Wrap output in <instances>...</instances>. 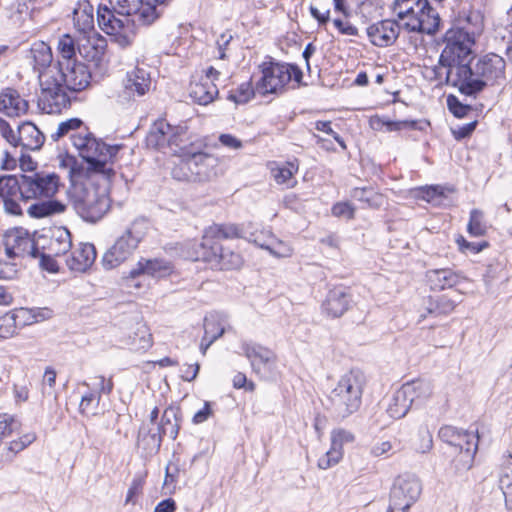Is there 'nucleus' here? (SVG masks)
Listing matches in <instances>:
<instances>
[{
    "instance_id": "nucleus-1",
    "label": "nucleus",
    "mask_w": 512,
    "mask_h": 512,
    "mask_svg": "<svg viewBox=\"0 0 512 512\" xmlns=\"http://www.w3.org/2000/svg\"><path fill=\"white\" fill-rule=\"evenodd\" d=\"M474 37L463 28H451L444 36V48L439 57L437 74L445 75L446 84L455 88L465 72H470Z\"/></svg>"
},
{
    "instance_id": "nucleus-2",
    "label": "nucleus",
    "mask_w": 512,
    "mask_h": 512,
    "mask_svg": "<svg viewBox=\"0 0 512 512\" xmlns=\"http://www.w3.org/2000/svg\"><path fill=\"white\" fill-rule=\"evenodd\" d=\"M71 141L79 155L87 163V171L100 174L106 181H109L114 175V170L108 164L113 163L123 146L120 144L107 145L101 139L94 137L87 129L72 134Z\"/></svg>"
},
{
    "instance_id": "nucleus-3",
    "label": "nucleus",
    "mask_w": 512,
    "mask_h": 512,
    "mask_svg": "<svg viewBox=\"0 0 512 512\" xmlns=\"http://www.w3.org/2000/svg\"><path fill=\"white\" fill-rule=\"evenodd\" d=\"M505 60L495 54L488 53L471 62L470 72H465L455 89L466 96H476L488 85L499 83L505 79Z\"/></svg>"
},
{
    "instance_id": "nucleus-4",
    "label": "nucleus",
    "mask_w": 512,
    "mask_h": 512,
    "mask_svg": "<svg viewBox=\"0 0 512 512\" xmlns=\"http://www.w3.org/2000/svg\"><path fill=\"white\" fill-rule=\"evenodd\" d=\"M364 383V376L360 371H348L328 394L326 408L335 418L349 417L361 406Z\"/></svg>"
},
{
    "instance_id": "nucleus-5",
    "label": "nucleus",
    "mask_w": 512,
    "mask_h": 512,
    "mask_svg": "<svg viewBox=\"0 0 512 512\" xmlns=\"http://www.w3.org/2000/svg\"><path fill=\"white\" fill-rule=\"evenodd\" d=\"M141 0H109V5H99L97 20L100 28L122 47L131 43L128 35L130 17L137 11Z\"/></svg>"
},
{
    "instance_id": "nucleus-6",
    "label": "nucleus",
    "mask_w": 512,
    "mask_h": 512,
    "mask_svg": "<svg viewBox=\"0 0 512 512\" xmlns=\"http://www.w3.org/2000/svg\"><path fill=\"white\" fill-rule=\"evenodd\" d=\"M74 211L87 222H97L109 211L111 201L107 187L76 185L67 191Z\"/></svg>"
},
{
    "instance_id": "nucleus-7",
    "label": "nucleus",
    "mask_w": 512,
    "mask_h": 512,
    "mask_svg": "<svg viewBox=\"0 0 512 512\" xmlns=\"http://www.w3.org/2000/svg\"><path fill=\"white\" fill-rule=\"evenodd\" d=\"M149 223L145 218L135 219L119 236L102 258L106 269H113L133 255L139 243L146 236Z\"/></svg>"
},
{
    "instance_id": "nucleus-8",
    "label": "nucleus",
    "mask_w": 512,
    "mask_h": 512,
    "mask_svg": "<svg viewBox=\"0 0 512 512\" xmlns=\"http://www.w3.org/2000/svg\"><path fill=\"white\" fill-rule=\"evenodd\" d=\"M39 85L40 92L38 94V108L46 114H59L70 106L71 99L67 93V88L62 84L59 72L55 69L48 68L46 71L40 72Z\"/></svg>"
},
{
    "instance_id": "nucleus-9",
    "label": "nucleus",
    "mask_w": 512,
    "mask_h": 512,
    "mask_svg": "<svg viewBox=\"0 0 512 512\" xmlns=\"http://www.w3.org/2000/svg\"><path fill=\"white\" fill-rule=\"evenodd\" d=\"M439 437L450 446L459 449V455L455 459L457 469L468 470L472 467L478 449L476 434L446 425L440 428Z\"/></svg>"
},
{
    "instance_id": "nucleus-10",
    "label": "nucleus",
    "mask_w": 512,
    "mask_h": 512,
    "mask_svg": "<svg viewBox=\"0 0 512 512\" xmlns=\"http://www.w3.org/2000/svg\"><path fill=\"white\" fill-rule=\"evenodd\" d=\"M213 158L198 152L185 156L172 169L174 179L189 182L207 181L212 175Z\"/></svg>"
},
{
    "instance_id": "nucleus-11",
    "label": "nucleus",
    "mask_w": 512,
    "mask_h": 512,
    "mask_svg": "<svg viewBox=\"0 0 512 512\" xmlns=\"http://www.w3.org/2000/svg\"><path fill=\"white\" fill-rule=\"evenodd\" d=\"M180 429L178 410L172 407L165 409L161 422L155 429L146 430L142 427L139 430L138 442L143 443L146 449L158 451L161 447L162 438L168 436L175 440Z\"/></svg>"
},
{
    "instance_id": "nucleus-12",
    "label": "nucleus",
    "mask_w": 512,
    "mask_h": 512,
    "mask_svg": "<svg viewBox=\"0 0 512 512\" xmlns=\"http://www.w3.org/2000/svg\"><path fill=\"white\" fill-rule=\"evenodd\" d=\"M186 133V126H172L166 120L158 119L152 124L146 136V144L153 149L161 150L169 147L173 152H176L173 147L182 148L184 145L183 137Z\"/></svg>"
},
{
    "instance_id": "nucleus-13",
    "label": "nucleus",
    "mask_w": 512,
    "mask_h": 512,
    "mask_svg": "<svg viewBox=\"0 0 512 512\" xmlns=\"http://www.w3.org/2000/svg\"><path fill=\"white\" fill-rule=\"evenodd\" d=\"M241 350L250 362L252 371L263 380L271 377L277 364V355L273 350L259 343L243 341Z\"/></svg>"
},
{
    "instance_id": "nucleus-14",
    "label": "nucleus",
    "mask_w": 512,
    "mask_h": 512,
    "mask_svg": "<svg viewBox=\"0 0 512 512\" xmlns=\"http://www.w3.org/2000/svg\"><path fill=\"white\" fill-rule=\"evenodd\" d=\"M286 63L275 62L270 59L259 65L262 74L256 82L255 89L261 95L281 93L289 83V74Z\"/></svg>"
},
{
    "instance_id": "nucleus-15",
    "label": "nucleus",
    "mask_w": 512,
    "mask_h": 512,
    "mask_svg": "<svg viewBox=\"0 0 512 512\" xmlns=\"http://www.w3.org/2000/svg\"><path fill=\"white\" fill-rule=\"evenodd\" d=\"M193 259L202 260L217 270L238 269L243 263L240 254L224 248L221 244L198 245Z\"/></svg>"
},
{
    "instance_id": "nucleus-16",
    "label": "nucleus",
    "mask_w": 512,
    "mask_h": 512,
    "mask_svg": "<svg viewBox=\"0 0 512 512\" xmlns=\"http://www.w3.org/2000/svg\"><path fill=\"white\" fill-rule=\"evenodd\" d=\"M5 253L10 260L31 256L38 258L39 250L30 233L22 228L9 229L3 237Z\"/></svg>"
},
{
    "instance_id": "nucleus-17",
    "label": "nucleus",
    "mask_w": 512,
    "mask_h": 512,
    "mask_svg": "<svg viewBox=\"0 0 512 512\" xmlns=\"http://www.w3.org/2000/svg\"><path fill=\"white\" fill-rule=\"evenodd\" d=\"M422 492L421 480L414 474L399 475L390 490L389 502L398 507H411Z\"/></svg>"
},
{
    "instance_id": "nucleus-18",
    "label": "nucleus",
    "mask_w": 512,
    "mask_h": 512,
    "mask_svg": "<svg viewBox=\"0 0 512 512\" xmlns=\"http://www.w3.org/2000/svg\"><path fill=\"white\" fill-rule=\"evenodd\" d=\"M24 201L52 198L59 190L60 177L55 173L24 175Z\"/></svg>"
},
{
    "instance_id": "nucleus-19",
    "label": "nucleus",
    "mask_w": 512,
    "mask_h": 512,
    "mask_svg": "<svg viewBox=\"0 0 512 512\" xmlns=\"http://www.w3.org/2000/svg\"><path fill=\"white\" fill-rule=\"evenodd\" d=\"M23 174L0 176V198L6 212L12 215L21 214L19 201H24Z\"/></svg>"
},
{
    "instance_id": "nucleus-20",
    "label": "nucleus",
    "mask_w": 512,
    "mask_h": 512,
    "mask_svg": "<svg viewBox=\"0 0 512 512\" xmlns=\"http://www.w3.org/2000/svg\"><path fill=\"white\" fill-rule=\"evenodd\" d=\"M50 69H55L59 72L62 79L58 78V80L70 92H80L90 85L91 72L81 62L64 63L62 66H53Z\"/></svg>"
},
{
    "instance_id": "nucleus-21",
    "label": "nucleus",
    "mask_w": 512,
    "mask_h": 512,
    "mask_svg": "<svg viewBox=\"0 0 512 512\" xmlns=\"http://www.w3.org/2000/svg\"><path fill=\"white\" fill-rule=\"evenodd\" d=\"M366 32L372 45L388 47L399 37L400 25L395 20L385 19L368 26Z\"/></svg>"
},
{
    "instance_id": "nucleus-22",
    "label": "nucleus",
    "mask_w": 512,
    "mask_h": 512,
    "mask_svg": "<svg viewBox=\"0 0 512 512\" xmlns=\"http://www.w3.org/2000/svg\"><path fill=\"white\" fill-rule=\"evenodd\" d=\"M353 441L354 435L351 432L344 429L333 430L331 433V447L319 458L317 466L322 470H326L338 464L343 457V444Z\"/></svg>"
},
{
    "instance_id": "nucleus-23",
    "label": "nucleus",
    "mask_w": 512,
    "mask_h": 512,
    "mask_svg": "<svg viewBox=\"0 0 512 512\" xmlns=\"http://www.w3.org/2000/svg\"><path fill=\"white\" fill-rule=\"evenodd\" d=\"M106 49V41L96 33L83 34L77 39V52L87 62L98 65Z\"/></svg>"
},
{
    "instance_id": "nucleus-24",
    "label": "nucleus",
    "mask_w": 512,
    "mask_h": 512,
    "mask_svg": "<svg viewBox=\"0 0 512 512\" xmlns=\"http://www.w3.org/2000/svg\"><path fill=\"white\" fill-rule=\"evenodd\" d=\"M13 138L15 141L8 142L12 147L22 146L27 150L40 149L45 141L42 132L31 122L21 124L16 132L13 130Z\"/></svg>"
},
{
    "instance_id": "nucleus-25",
    "label": "nucleus",
    "mask_w": 512,
    "mask_h": 512,
    "mask_svg": "<svg viewBox=\"0 0 512 512\" xmlns=\"http://www.w3.org/2000/svg\"><path fill=\"white\" fill-rule=\"evenodd\" d=\"M151 85L150 74L144 68L135 67L128 71L123 81L124 93L128 98L143 96Z\"/></svg>"
},
{
    "instance_id": "nucleus-26",
    "label": "nucleus",
    "mask_w": 512,
    "mask_h": 512,
    "mask_svg": "<svg viewBox=\"0 0 512 512\" xmlns=\"http://www.w3.org/2000/svg\"><path fill=\"white\" fill-rule=\"evenodd\" d=\"M351 303V295L348 289L342 286L331 289L322 305L324 312L333 318L342 316Z\"/></svg>"
},
{
    "instance_id": "nucleus-27",
    "label": "nucleus",
    "mask_w": 512,
    "mask_h": 512,
    "mask_svg": "<svg viewBox=\"0 0 512 512\" xmlns=\"http://www.w3.org/2000/svg\"><path fill=\"white\" fill-rule=\"evenodd\" d=\"M96 255V249L93 244L80 243L66 259V264L71 271L85 272L95 262Z\"/></svg>"
},
{
    "instance_id": "nucleus-28",
    "label": "nucleus",
    "mask_w": 512,
    "mask_h": 512,
    "mask_svg": "<svg viewBox=\"0 0 512 512\" xmlns=\"http://www.w3.org/2000/svg\"><path fill=\"white\" fill-rule=\"evenodd\" d=\"M242 237L241 229L235 224H214L205 229L202 241L198 245L221 244L223 239Z\"/></svg>"
},
{
    "instance_id": "nucleus-29",
    "label": "nucleus",
    "mask_w": 512,
    "mask_h": 512,
    "mask_svg": "<svg viewBox=\"0 0 512 512\" xmlns=\"http://www.w3.org/2000/svg\"><path fill=\"white\" fill-rule=\"evenodd\" d=\"M173 270L172 264L164 259H144L139 260L137 268L130 271V276L135 278L141 274H147L152 277L168 276Z\"/></svg>"
},
{
    "instance_id": "nucleus-30",
    "label": "nucleus",
    "mask_w": 512,
    "mask_h": 512,
    "mask_svg": "<svg viewBox=\"0 0 512 512\" xmlns=\"http://www.w3.org/2000/svg\"><path fill=\"white\" fill-rule=\"evenodd\" d=\"M28 110V102L15 89L7 88L0 94V112L17 116Z\"/></svg>"
},
{
    "instance_id": "nucleus-31",
    "label": "nucleus",
    "mask_w": 512,
    "mask_h": 512,
    "mask_svg": "<svg viewBox=\"0 0 512 512\" xmlns=\"http://www.w3.org/2000/svg\"><path fill=\"white\" fill-rule=\"evenodd\" d=\"M400 388L406 394L411 405H422L433 392L431 383L425 380H413L403 384Z\"/></svg>"
},
{
    "instance_id": "nucleus-32",
    "label": "nucleus",
    "mask_w": 512,
    "mask_h": 512,
    "mask_svg": "<svg viewBox=\"0 0 512 512\" xmlns=\"http://www.w3.org/2000/svg\"><path fill=\"white\" fill-rule=\"evenodd\" d=\"M189 95L199 105H207L218 95V88L213 81L201 78L190 84Z\"/></svg>"
},
{
    "instance_id": "nucleus-33",
    "label": "nucleus",
    "mask_w": 512,
    "mask_h": 512,
    "mask_svg": "<svg viewBox=\"0 0 512 512\" xmlns=\"http://www.w3.org/2000/svg\"><path fill=\"white\" fill-rule=\"evenodd\" d=\"M93 10L88 1L79 2L73 10L74 26L82 35L95 33Z\"/></svg>"
},
{
    "instance_id": "nucleus-34",
    "label": "nucleus",
    "mask_w": 512,
    "mask_h": 512,
    "mask_svg": "<svg viewBox=\"0 0 512 512\" xmlns=\"http://www.w3.org/2000/svg\"><path fill=\"white\" fill-rule=\"evenodd\" d=\"M66 210L67 205L65 203L49 198V200L39 201L30 205L27 209V213L32 218L41 219L63 214Z\"/></svg>"
},
{
    "instance_id": "nucleus-35",
    "label": "nucleus",
    "mask_w": 512,
    "mask_h": 512,
    "mask_svg": "<svg viewBox=\"0 0 512 512\" xmlns=\"http://www.w3.org/2000/svg\"><path fill=\"white\" fill-rule=\"evenodd\" d=\"M416 8L417 15H419L422 24V33L428 35L434 34L440 24L438 13L430 6L428 0H417Z\"/></svg>"
},
{
    "instance_id": "nucleus-36",
    "label": "nucleus",
    "mask_w": 512,
    "mask_h": 512,
    "mask_svg": "<svg viewBox=\"0 0 512 512\" xmlns=\"http://www.w3.org/2000/svg\"><path fill=\"white\" fill-rule=\"evenodd\" d=\"M433 289L443 290L459 284L463 277L451 269L431 270L427 274Z\"/></svg>"
},
{
    "instance_id": "nucleus-37",
    "label": "nucleus",
    "mask_w": 512,
    "mask_h": 512,
    "mask_svg": "<svg viewBox=\"0 0 512 512\" xmlns=\"http://www.w3.org/2000/svg\"><path fill=\"white\" fill-rule=\"evenodd\" d=\"M72 248L71 233L66 227H57L53 230L49 243V251L54 256L65 255Z\"/></svg>"
},
{
    "instance_id": "nucleus-38",
    "label": "nucleus",
    "mask_w": 512,
    "mask_h": 512,
    "mask_svg": "<svg viewBox=\"0 0 512 512\" xmlns=\"http://www.w3.org/2000/svg\"><path fill=\"white\" fill-rule=\"evenodd\" d=\"M457 302L452 300L447 295H442L436 299H429L428 305L425 307V312L420 314V320L425 319L428 315L442 316L448 315L455 309Z\"/></svg>"
},
{
    "instance_id": "nucleus-39",
    "label": "nucleus",
    "mask_w": 512,
    "mask_h": 512,
    "mask_svg": "<svg viewBox=\"0 0 512 512\" xmlns=\"http://www.w3.org/2000/svg\"><path fill=\"white\" fill-rule=\"evenodd\" d=\"M30 52L34 69L39 73L54 66L52 65L53 56L51 49L44 42L35 43Z\"/></svg>"
},
{
    "instance_id": "nucleus-40",
    "label": "nucleus",
    "mask_w": 512,
    "mask_h": 512,
    "mask_svg": "<svg viewBox=\"0 0 512 512\" xmlns=\"http://www.w3.org/2000/svg\"><path fill=\"white\" fill-rule=\"evenodd\" d=\"M411 406L406 394L399 388L388 404L387 413L393 419H400L408 413Z\"/></svg>"
},
{
    "instance_id": "nucleus-41",
    "label": "nucleus",
    "mask_w": 512,
    "mask_h": 512,
    "mask_svg": "<svg viewBox=\"0 0 512 512\" xmlns=\"http://www.w3.org/2000/svg\"><path fill=\"white\" fill-rule=\"evenodd\" d=\"M160 14L161 11H159L158 8L145 0H141L139 8L132 14L131 17H133V19L130 21L137 25H150L159 18Z\"/></svg>"
},
{
    "instance_id": "nucleus-42",
    "label": "nucleus",
    "mask_w": 512,
    "mask_h": 512,
    "mask_svg": "<svg viewBox=\"0 0 512 512\" xmlns=\"http://www.w3.org/2000/svg\"><path fill=\"white\" fill-rule=\"evenodd\" d=\"M61 59L54 66H62L64 63L76 62L75 55L77 42L69 34L62 35L58 40L57 46Z\"/></svg>"
},
{
    "instance_id": "nucleus-43",
    "label": "nucleus",
    "mask_w": 512,
    "mask_h": 512,
    "mask_svg": "<svg viewBox=\"0 0 512 512\" xmlns=\"http://www.w3.org/2000/svg\"><path fill=\"white\" fill-rule=\"evenodd\" d=\"M260 248L269 251L275 257H289L292 254V249L285 242L271 237L267 242H259L257 239L254 241Z\"/></svg>"
},
{
    "instance_id": "nucleus-44",
    "label": "nucleus",
    "mask_w": 512,
    "mask_h": 512,
    "mask_svg": "<svg viewBox=\"0 0 512 512\" xmlns=\"http://www.w3.org/2000/svg\"><path fill=\"white\" fill-rule=\"evenodd\" d=\"M499 486L505 497L506 507L512 510V462L503 467Z\"/></svg>"
},
{
    "instance_id": "nucleus-45",
    "label": "nucleus",
    "mask_w": 512,
    "mask_h": 512,
    "mask_svg": "<svg viewBox=\"0 0 512 512\" xmlns=\"http://www.w3.org/2000/svg\"><path fill=\"white\" fill-rule=\"evenodd\" d=\"M398 17L402 20L407 19L404 23L406 30L422 33V24L419 15H417L416 5L407 7L405 11H399Z\"/></svg>"
},
{
    "instance_id": "nucleus-46",
    "label": "nucleus",
    "mask_w": 512,
    "mask_h": 512,
    "mask_svg": "<svg viewBox=\"0 0 512 512\" xmlns=\"http://www.w3.org/2000/svg\"><path fill=\"white\" fill-rule=\"evenodd\" d=\"M486 228L483 212L478 209L471 210L467 225L468 233L474 237L483 236L486 233Z\"/></svg>"
},
{
    "instance_id": "nucleus-47",
    "label": "nucleus",
    "mask_w": 512,
    "mask_h": 512,
    "mask_svg": "<svg viewBox=\"0 0 512 512\" xmlns=\"http://www.w3.org/2000/svg\"><path fill=\"white\" fill-rule=\"evenodd\" d=\"M101 400V395L96 392H87L81 398L79 404V410L84 415H96L99 404Z\"/></svg>"
},
{
    "instance_id": "nucleus-48",
    "label": "nucleus",
    "mask_w": 512,
    "mask_h": 512,
    "mask_svg": "<svg viewBox=\"0 0 512 512\" xmlns=\"http://www.w3.org/2000/svg\"><path fill=\"white\" fill-rule=\"evenodd\" d=\"M255 92L257 91L252 87L250 81L244 82L236 90L229 93L228 99L236 104H245L254 96Z\"/></svg>"
},
{
    "instance_id": "nucleus-49",
    "label": "nucleus",
    "mask_w": 512,
    "mask_h": 512,
    "mask_svg": "<svg viewBox=\"0 0 512 512\" xmlns=\"http://www.w3.org/2000/svg\"><path fill=\"white\" fill-rule=\"evenodd\" d=\"M83 122L78 118H71L66 121L59 123L56 132L51 134V138L54 141H58L60 138L66 135L77 134L76 130L80 129Z\"/></svg>"
},
{
    "instance_id": "nucleus-50",
    "label": "nucleus",
    "mask_w": 512,
    "mask_h": 512,
    "mask_svg": "<svg viewBox=\"0 0 512 512\" xmlns=\"http://www.w3.org/2000/svg\"><path fill=\"white\" fill-rule=\"evenodd\" d=\"M351 196L358 201L367 203L371 207L381 205V197L377 195L372 189L355 188L352 190Z\"/></svg>"
},
{
    "instance_id": "nucleus-51",
    "label": "nucleus",
    "mask_w": 512,
    "mask_h": 512,
    "mask_svg": "<svg viewBox=\"0 0 512 512\" xmlns=\"http://www.w3.org/2000/svg\"><path fill=\"white\" fill-rule=\"evenodd\" d=\"M16 315L6 313L0 317V340L12 337L16 332Z\"/></svg>"
},
{
    "instance_id": "nucleus-52",
    "label": "nucleus",
    "mask_w": 512,
    "mask_h": 512,
    "mask_svg": "<svg viewBox=\"0 0 512 512\" xmlns=\"http://www.w3.org/2000/svg\"><path fill=\"white\" fill-rule=\"evenodd\" d=\"M296 171L297 167L293 163L288 162L286 165L279 167L274 171L275 181L278 184H286L287 186H290L293 175Z\"/></svg>"
},
{
    "instance_id": "nucleus-53",
    "label": "nucleus",
    "mask_w": 512,
    "mask_h": 512,
    "mask_svg": "<svg viewBox=\"0 0 512 512\" xmlns=\"http://www.w3.org/2000/svg\"><path fill=\"white\" fill-rule=\"evenodd\" d=\"M377 123H382L383 126L386 127V130L389 132L392 131H400L404 129L415 130L422 129V127L418 126L417 121L413 120H402V121H390V120H377Z\"/></svg>"
},
{
    "instance_id": "nucleus-54",
    "label": "nucleus",
    "mask_w": 512,
    "mask_h": 512,
    "mask_svg": "<svg viewBox=\"0 0 512 512\" xmlns=\"http://www.w3.org/2000/svg\"><path fill=\"white\" fill-rule=\"evenodd\" d=\"M20 427L19 421L8 414H0V435L9 436Z\"/></svg>"
},
{
    "instance_id": "nucleus-55",
    "label": "nucleus",
    "mask_w": 512,
    "mask_h": 512,
    "mask_svg": "<svg viewBox=\"0 0 512 512\" xmlns=\"http://www.w3.org/2000/svg\"><path fill=\"white\" fill-rule=\"evenodd\" d=\"M421 197L429 203L438 205L444 196V189L441 186H429L421 190Z\"/></svg>"
},
{
    "instance_id": "nucleus-56",
    "label": "nucleus",
    "mask_w": 512,
    "mask_h": 512,
    "mask_svg": "<svg viewBox=\"0 0 512 512\" xmlns=\"http://www.w3.org/2000/svg\"><path fill=\"white\" fill-rule=\"evenodd\" d=\"M332 214L335 217L353 219L355 214L354 206L349 202H338L332 207Z\"/></svg>"
},
{
    "instance_id": "nucleus-57",
    "label": "nucleus",
    "mask_w": 512,
    "mask_h": 512,
    "mask_svg": "<svg viewBox=\"0 0 512 512\" xmlns=\"http://www.w3.org/2000/svg\"><path fill=\"white\" fill-rule=\"evenodd\" d=\"M220 328H224L216 316L210 315L204 319L205 334L203 340L210 338L213 334H217Z\"/></svg>"
},
{
    "instance_id": "nucleus-58",
    "label": "nucleus",
    "mask_w": 512,
    "mask_h": 512,
    "mask_svg": "<svg viewBox=\"0 0 512 512\" xmlns=\"http://www.w3.org/2000/svg\"><path fill=\"white\" fill-rule=\"evenodd\" d=\"M139 335V343H137L136 338L133 339L132 344L136 349L147 350L152 345L151 334L148 333L145 326H142L138 329L136 336Z\"/></svg>"
},
{
    "instance_id": "nucleus-59",
    "label": "nucleus",
    "mask_w": 512,
    "mask_h": 512,
    "mask_svg": "<svg viewBox=\"0 0 512 512\" xmlns=\"http://www.w3.org/2000/svg\"><path fill=\"white\" fill-rule=\"evenodd\" d=\"M420 444L415 447L418 452L426 453L431 450L433 446L432 435L427 428L419 430Z\"/></svg>"
},
{
    "instance_id": "nucleus-60",
    "label": "nucleus",
    "mask_w": 512,
    "mask_h": 512,
    "mask_svg": "<svg viewBox=\"0 0 512 512\" xmlns=\"http://www.w3.org/2000/svg\"><path fill=\"white\" fill-rule=\"evenodd\" d=\"M447 103L450 111L456 116V117H464L467 114V111L469 110V106L463 105L458 101V99L450 95L447 98Z\"/></svg>"
},
{
    "instance_id": "nucleus-61",
    "label": "nucleus",
    "mask_w": 512,
    "mask_h": 512,
    "mask_svg": "<svg viewBox=\"0 0 512 512\" xmlns=\"http://www.w3.org/2000/svg\"><path fill=\"white\" fill-rule=\"evenodd\" d=\"M233 387L236 389L245 388L248 391H254L255 390V383L252 381H248L247 377L244 373L238 372L233 377Z\"/></svg>"
},
{
    "instance_id": "nucleus-62",
    "label": "nucleus",
    "mask_w": 512,
    "mask_h": 512,
    "mask_svg": "<svg viewBox=\"0 0 512 512\" xmlns=\"http://www.w3.org/2000/svg\"><path fill=\"white\" fill-rule=\"evenodd\" d=\"M457 244L459 245V248L461 251H472L474 253H477L481 251L484 247L487 246L486 242H483L482 244H477L473 242H468L463 236H460L457 239Z\"/></svg>"
},
{
    "instance_id": "nucleus-63",
    "label": "nucleus",
    "mask_w": 512,
    "mask_h": 512,
    "mask_svg": "<svg viewBox=\"0 0 512 512\" xmlns=\"http://www.w3.org/2000/svg\"><path fill=\"white\" fill-rule=\"evenodd\" d=\"M333 23L341 34L349 36L358 35V29L348 22H343L341 19H334Z\"/></svg>"
},
{
    "instance_id": "nucleus-64",
    "label": "nucleus",
    "mask_w": 512,
    "mask_h": 512,
    "mask_svg": "<svg viewBox=\"0 0 512 512\" xmlns=\"http://www.w3.org/2000/svg\"><path fill=\"white\" fill-rule=\"evenodd\" d=\"M95 380L97 381L96 387L97 391L96 393H99L100 395L103 394H110L113 390V382L111 379L106 380L104 376L99 375L95 377Z\"/></svg>"
}]
</instances>
